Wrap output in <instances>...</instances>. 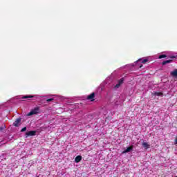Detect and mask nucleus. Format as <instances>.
<instances>
[{
	"instance_id": "nucleus-1",
	"label": "nucleus",
	"mask_w": 177,
	"mask_h": 177,
	"mask_svg": "<svg viewBox=\"0 0 177 177\" xmlns=\"http://www.w3.org/2000/svg\"><path fill=\"white\" fill-rule=\"evenodd\" d=\"M38 113H39V106H36L33 109H32L30 111V112H29L27 115L28 117H30V115H34L35 114H38Z\"/></svg>"
},
{
	"instance_id": "nucleus-2",
	"label": "nucleus",
	"mask_w": 177,
	"mask_h": 177,
	"mask_svg": "<svg viewBox=\"0 0 177 177\" xmlns=\"http://www.w3.org/2000/svg\"><path fill=\"white\" fill-rule=\"evenodd\" d=\"M36 133H37L36 131H28L25 134V138H28V136H35Z\"/></svg>"
},
{
	"instance_id": "nucleus-3",
	"label": "nucleus",
	"mask_w": 177,
	"mask_h": 177,
	"mask_svg": "<svg viewBox=\"0 0 177 177\" xmlns=\"http://www.w3.org/2000/svg\"><path fill=\"white\" fill-rule=\"evenodd\" d=\"M87 100H90V102H95V93H92L88 95L86 97Z\"/></svg>"
},
{
	"instance_id": "nucleus-4",
	"label": "nucleus",
	"mask_w": 177,
	"mask_h": 177,
	"mask_svg": "<svg viewBox=\"0 0 177 177\" xmlns=\"http://www.w3.org/2000/svg\"><path fill=\"white\" fill-rule=\"evenodd\" d=\"M133 150V145H131L130 147H127L124 151L122 152V154H125V153H129Z\"/></svg>"
},
{
	"instance_id": "nucleus-5",
	"label": "nucleus",
	"mask_w": 177,
	"mask_h": 177,
	"mask_svg": "<svg viewBox=\"0 0 177 177\" xmlns=\"http://www.w3.org/2000/svg\"><path fill=\"white\" fill-rule=\"evenodd\" d=\"M20 122H21V118H17V119L13 122V126H14V127H19Z\"/></svg>"
},
{
	"instance_id": "nucleus-6",
	"label": "nucleus",
	"mask_w": 177,
	"mask_h": 177,
	"mask_svg": "<svg viewBox=\"0 0 177 177\" xmlns=\"http://www.w3.org/2000/svg\"><path fill=\"white\" fill-rule=\"evenodd\" d=\"M171 77H174V78L177 77V69H174L173 71L171 72Z\"/></svg>"
},
{
	"instance_id": "nucleus-7",
	"label": "nucleus",
	"mask_w": 177,
	"mask_h": 177,
	"mask_svg": "<svg viewBox=\"0 0 177 177\" xmlns=\"http://www.w3.org/2000/svg\"><path fill=\"white\" fill-rule=\"evenodd\" d=\"M142 147H144L145 149H146L147 150V149H150V145L147 142H142Z\"/></svg>"
},
{
	"instance_id": "nucleus-8",
	"label": "nucleus",
	"mask_w": 177,
	"mask_h": 177,
	"mask_svg": "<svg viewBox=\"0 0 177 177\" xmlns=\"http://www.w3.org/2000/svg\"><path fill=\"white\" fill-rule=\"evenodd\" d=\"M35 97V95H25L21 97V99H32Z\"/></svg>"
},
{
	"instance_id": "nucleus-9",
	"label": "nucleus",
	"mask_w": 177,
	"mask_h": 177,
	"mask_svg": "<svg viewBox=\"0 0 177 177\" xmlns=\"http://www.w3.org/2000/svg\"><path fill=\"white\" fill-rule=\"evenodd\" d=\"M81 160H82V156H77L75 158V162H80L81 161Z\"/></svg>"
},
{
	"instance_id": "nucleus-10",
	"label": "nucleus",
	"mask_w": 177,
	"mask_h": 177,
	"mask_svg": "<svg viewBox=\"0 0 177 177\" xmlns=\"http://www.w3.org/2000/svg\"><path fill=\"white\" fill-rule=\"evenodd\" d=\"M169 63H172V59H168V60L163 61L162 64V66H165V64H168Z\"/></svg>"
},
{
	"instance_id": "nucleus-11",
	"label": "nucleus",
	"mask_w": 177,
	"mask_h": 177,
	"mask_svg": "<svg viewBox=\"0 0 177 177\" xmlns=\"http://www.w3.org/2000/svg\"><path fill=\"white\" fill-rule=\"evenodd\" d=\"M138 62H141V63L145 64V63H147V59H142H142H138Z\"/></svg>"
},
{
	"instance_id": "nucleus-12",
	"label": "nucleus",
	"mask_w": 177,
	"mask_h": 177,
	"mask_svg": "<svg viewBox=\"0 0 177 177\" xmlns=\"http://www.w3.org/2000/svg\"><path fill=\"white\" fill-rule=\"evenodd\" d=\"M124 83V77H122L120 80H118V84L122 85Z\"/></svg>"
},
{
	"instance_id": "nucleus-13",
	"label": "nucleus",
	"mask_w": 177,
	"mask_h": 177,
	"mask_svg": "<svg viewBox=\"0 0 177 177\" xmlns=\"http://www.w3.org/2000/svg\"><path fill=\"white\" fill-rule=\"evenodd\" d=\"M154 95L155 96H162L163 94L161 92H156Z\"/></svg>"
},
{
	"instance_id": "nucleus-14",
	"label": "nucleus",
	"mask_w": 177,
	"mask_h": 177,
	"mask_svg": "<svg viewBox=\"0 0 177 177\" xmlns=\"http://www.w3.org/2000/svg\"><path fill=\"white\" fill-rule=\"evenodd\" d=\"M165 57H167L166 55H159L158 59H164Z\"/></svg>"
},
{
	"instance_id": "nucleus-15",
	"label": "nucleus",
	"mask_w": 177,
	"mask_h": 177,
	"mask_svg": "<svg viewBox=\"0 0 177 177\" xmlns=\"http://www.w3.org/2000/svg\"><path fill=\"white\" fill-rule=\"evenodd\" d=\"M6 128V127L5 125L0 127V132H2L3 131V129H5Z\"/></svg>"
},
{
	"instance_id": "nucleus-16",
	"label": "nucleus",
	"mask_w": 177,
	"mask_h": 177,
	"mask_svg": "<svg viewBox=\"0 0 177 177\" xmlns=\"http://www.w3.org/2000/svg\"><path fill=\"white\" fill-rule=\"evenodd\" d=\"M120 86H121V85L118 83V84L114 86V88H115V89H117V88H120Z\"/></svg>"
},
{
	"instance_id": "nucleus-17",
	"label": "nucleus",
	"mask_w": 177,
	"mask_h": 177,
	"mask_svg": "<svg viewBox=\"0 0 177 177\" xmlns=\"http://www.w3.org/2000/svg\"><path fill=\"white\" fill-rule=\"evenodd\" d=\"M53 100H55V99H53V98H49V99L46 100V102H53Z\"/></svg>"
},
{
	"instance_id": "nucleus-18",
	"label": "nucleus",
	"mask_w": 177,
	"mask_h": 177,
	"mask_svg": "<svg viewBox=\"0 0 177 177\" xmlns=\"http://www.w3.org/2000/svg\"><path fill=\"white\" fill-rule=\"evenodd\" d=\"M26 131H27V127H24L21 129V132H26Z\"/></svg>"
},
{
	"instance_id": "nucleus-19",
	"label": "nucleus",
	"mask_w": 177,
	"mask_h": 177,
	"mask_svg": "<svg viewBox=\"0 0 177 177\" xmlns=\"http://www.w3.org/2000/svg\"><path fill=\"white\" fill-rule=\"evenodd\" d=\"M170 59H175V56L170 57Z\"/></svg>"
},
{
	"instance_id": "nucleus-20",
	"label": "nucleus",
	"mask_w": 177,
	"mask_h": 177,
	"mask_svg": "<svg viewBox=\"0 0 177 177\" xmlns=\"http://www.w3.org/2000/svg\"><path fill=\"white\" fill-rule=\"evenodd\" d=\"M142 67H143V65L140 66V68H142Z\"/></svg>"
}]
</instances>
